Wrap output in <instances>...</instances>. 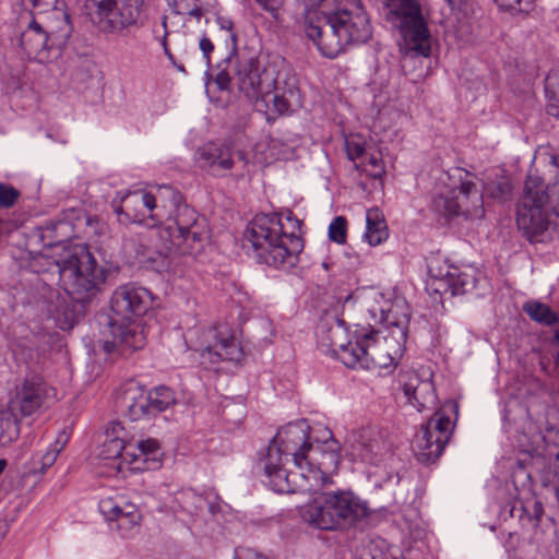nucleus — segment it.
I'll use <instances>...</instances> for the list:
<instances>
[{
	"mask_svg": "<svg viewBox=\"0 0 559 559\" xmlns=\"http://www.w3.org/2000/svg\"><path fill=\"white\" fill-rule=\"evenodd\" d=\"M389 237L385 219L378 209L367 212V231L365 238L371 246H378Z\"/></svg>",
	"mask_w": 559,
	"mask_h": 559,
	"instance_id": "nucleus-29",
	"label": "nucleus"
},
{
	"mask_svg": "<svg viewBox=\"0 0 559 559\" xmlns=\"http://www.w3.org/2000/svg\"><path fill=\"white\" fill-rule=\"evenodd\" d=\"M56 321L61 330L72 329L76 322L74 310L70 309L68 306L66 307L62 313H60V311L57 310Z\"/></svg>",
	"mask_w": 559,
	"mask_h": 559,
	"instance_id": "nucleus-44",
	"label": "nucleus"
},
{
	"mask_svg": "<svg viewBox=\"0 0 559 559\" xmlns=\"http://www.w3.org/2000/svg\"><path fill=\"white\" fill-rule=\"evenodd\" d=\"M20 198V192L12 186L0 182V206L12 207Z\"/></svg>",
	"mask_w": 559,
	"mask_h": 559,
	"instance_id": "nucleus-43",
	"label": "nucleus"
},
{
	"mask_svg": "<svg viewBox=\"0 0 559 559\" xmlns=\"http://www.w3.org/2000/svg\"><path fill=\"white\" fill-rule=\"evenodd\" d=\"M59 265L60 285L74 300L99 289L107 277L106 270L98 265L85 247H76Z\"/></svg>",
	"mask_w": 559,
	"mask_h": 559,
	"instance_id": "nucleus-9",
	"label": "nucleus"
},
{
	"mask_svg": "<svg viewBox=\"0 0 559 559\" xmlns=\"http://www.w3.org/2000/svg\"><path fill=\"white\" fill-rule=\"evenodd\" d=\"M153 302L154 296L148 289L131 284L121 285L112 293L109 320H145Z\"/></svg>",
	"mask_w": 559,
	"mask_h": 559,
	"instance_id": "nucleus-14",
	"label": "nucleus"
},
{
	"mask_svg": "<svg viewBox=\"0 0 559 559\" xmlns=\"http://www.w3.org/2000/svg\"><path fill=\"white\" fill-rule=\"evenodd\" d=\"M122 462L128 465V469L132 472L154 471L160 467V459H152L143 452L136 451L134 444L129 442V447L122 456Z\"/></svg>",
	"mask_w": 559,
	"mask_h": 559,
	"instance_id": "nucleus-30",
	"label": "nucleus"
},
{
	"mask_svg": "<svg viewBox=\"0 0 559 559\" xmlns=\"http://www.w3.org/2000/svg\"><path fill=\"white\" fill-rule=\"evenodd\" d=\"M551 356L554 359L555 369L559 370V326L555 330L554 336L550 342Z\"/></svg>",
	"mask_w": 559,
	"mask_h": 559,
	"instance_id": "nucleus-49",
	"label": "nucleus"
},
{
	"mask_svg": "<svg viewBox=\"0 0 559 559\" xmlns=\"http://www.w3.org/2000/svg\"><path fill=\"white\" fill-rule=\"evenodd\" d=\"M390 14L399 26L406 46L418 55L428 57L431 35L416 0H389Z\"/></svg>",
	"mask_w": 559,
	"mask_h": 559,
	"instance_id": "nucleus-11",
	"label": "nucleus"
},
{
	"mask_svg": "<svg viewBox=\"0 0 559 559\" xmlns=\"http://www.w3.org/2000/svg\"><path fill=\"white\" fill-rule=\"evenodd\" d=\"M345 143L347 156L355 164L365 157V154H367L369 150V147L366 146V141L360 135H349L346 138Z\"/></svg>",
	"mask_w": 559,
	"mask_h": 559,
	"instance_id": "nucleus-39",
	"label": "nucleus"
},
{
	"mask_svg": "<svg viewBox=\"0 0 559 559\" xmlns=\"http://www.w3.org/2000/svg\"><path fill=\"white\" fill-rule=\"evenodd\" d=\"M162 246L160 254H191L199 251L207 237V228L203 219H198L195 213L187 206L178 209L175 221L158 229Z\"/></svg>",
	"mask_w": 559,
	"mask_h": 559,
	"instance_id": "nucleus-10",
	"label": "nucleus"
},
{
	"mask_svg": "<svg viewBox=\"0 0 559 559\" xmlns=\"http://www.w3.org/2000/svg\"><path fill=\"white\" fill-rule=\"evenodd\" d=\"M403 391L408 402L418 411L427 408L436 401L435 385L431 374L421 378L417 372L409 371L403 377Z\"/></svg>",
	"mask_w": 559,
	"mask_h": 559,
	"instance_id": "nucleus-22",
	"label": "nucleus"
},
{
	"mask_svg": "<svg viewBox=\"0 0 559 559\" xmlns=\"http://www.w3.org/2000/svg\"><path fill=\"white\" fill-rule=\"evenodd\" d=\"M144 5V0H124L121 12L116 14L114 24L135 23Z\"/></svg>",
	"mask_w": 559,
	"mask_h": 559,
	"instance_id": "nucleus-38",
	"label": "nucleus"
},
{
	"mask_svg": "<svg viewBox=\"0 0 559 559\" xmlns=\"http://www.w3.org/2000/svg\"><path fill=\"white\" fill-rule=\"evenodd\" d=\"M451 419L442 411L436 412L418 430L412 441V451L423 463L435 462L451 437Z\"/></svg>",
	"mask_w": 559,
	"mask_h": 559,
	"instance_id": "nucleus-13",
	"label": "nucleus"
},
{
	"mask_svg": "<svg viewBox=\"0 0 559 559\" xmlns=\"http://www.w3.org/2000/svg\"><path fill=\"white\" fill-rule=\"evenodd\" d=\"M367 507L352 491L321 492L300 511L309 525L324 531H338L355 525L367 516Z\"/></svg>",
	"mask_w": 559,
	"mask_h": 559,
	"instance_id": "nucleus-5",
	"label": "nucleus"
},
{
	"mask_svg": "<svg viewBox=\"0 0 559 559\" xmlns=\"http://www.w3.org/2000/svg\"><path fill=\"white\" fill-rule=\"evenodd\" d=\"M223 27L226 28L227 31H231L233 23L230 21H226V24L223 25Z\"/></svg>",
	"mask_w": 559,
	"mask_h": 559,
	"instance_id": "nucleus-57",
	"label": "nucleus"
},
{
	"mask_svg": "<svg viewBox=\"0 0 559 559\" xmlns=\"http://www.w3.org/2000/svg\"><path fill=\"white\" fill-rule=\"evenodd\" d=\"M109 329L112 341L104 343L107 354L117 350L121 354L133 353L146 345L148 331L145 320H124L122 322L110 320Z\"/></svg>",
	"mask_w": 559,
	"mask_h": 559,
	"instance_id": "nucleus-18",
	"label": "nucleus"
},
{
	"mask_svg": "<svg viewBox=\"0 0 559 559\" xmlns=\"http://www.w3.org/2000/svg\"><path fill=\"white\" fill-rule=\"evenodd\" d=\"M199 162L213 176H224L235 165L233 148L226 143L210 142L199 150Z\"/></svg>",
	"mask_w": 559,
	"mask_h": 559,
	"instance_id": "nucleus-20",
	"label": "nucleus"
},
{
	"mask_svg": "<svg viewBox=\"0 0 559 559\" xmlns=\"http://www.w3.org/2000/svg\"><path fill=\"white\" fill-rule=\"evenodd\" d=\"M129 447V442H126L122 438L118 436L107 435V438L103 444L102 455L105 460H117L120 459V462L117 465L118 473H123V462L122 456Z\"/></svg>",
	"mask_w": 559,
	"mask_h": 559,
	"instance_id": "nucleus-33",
	"label": "nucleus"
},
{
	"mask_svg": "<svg viewBox=\"0 0 559 559\" xmlns=\"http://www.w3.org/2000/svg\"><path fill=\"white\" fill-rule=\"evenodd\" d=\"M118 403L131 420L153 416L150 395L138 383H128L118 396Z\"/></svg>",
	"mask_w": 559,
	"mask_h": 559,
	"instance_id": "nucleus-23",
	"label": "nucleus"
},
{
	"mask_svg": "<svg viewBox=\"0 0 559 559\" xmlns=\"http://www.w3.org/2000/svg\"><path fill=\"white\" fill-rule=\"evenodd\" d=\"M147 394L150 395V406L153 415L164 412L176 402L173 390L167 386L155 388Z\"/></svg>",
	"mask_w": 559,
	"mask_h": 559,
	"instance_id": "nucleus-36",
	"label": "nucleus"
},
{
	"mask_svg": "<svg viewBox=\"0 0 559 559\" xmlns=\"http://www.w3.org/2000/svg\"><path fill=\"white\" fill-rule=\"evenodd\" d=\"M554 218H559V202L554 204L540 177L527 176L516 207L518 228L531 242L540 241L550 225L557 224Z\"/></svg>",
	"mask_w": 559,
	"mask_h": 559,
	"instance_id": "nucleus-6",
	"label": "nucleus"
},
{
	"mask_svg": "<svg viewBox=\"0 0 559 559\" xmlns=\"http://www.w3.org/2000/svg\"><path fill=\"white\" fill-rule=\"evenodd\" d=\"M545 91L548 100V112L559 117V69L550 71L547 75Z\"/></svg>",
	"mask_w": 559,
	"mask_h": 559,
	"instance_id": "nucleus-37",
	"label": "nucleus"
},
{
	"mask_svg": "<svg viewBox=\"0 0 559 559\" xmlns=\"http://www.w3.org/2000/svg\"><path fill=\"white\" fill-rule=\"evenodd\" d=\"M512 187L508 181H501L487 188V192L497 199L506 200L511 195Z\"/></svg>",
	"mask_w": 559,
	"mask_h": 559,
	"instance_id": "nucleus-48",
	"label": "nucleus"
},
{
	"mask_svg": "<svg viewBox=\"0 0 559 559\" xmlns=\"http://www.w3.org/2000/svg\"><path fill=\"white\" fill-rule=\"evenodd\" d=\"M355 167L372 178H380L385 173L381 152L373 147H369L365 157L356 162Z\"/></svg>",
	"mask_w": 559,
	"mask_h": 559,
	"instance_id": "nucleus-32",
	"label": "nucleus"
},
{
	"mask_svg": "<svg viewBox=\"0 0 559 559\" xmlns=\"http://www.w3.org/2000/svg\"><path fill=\"white\" fill-rule=\"evenodd\" d=\"M264 11L271 14L274 20L280 19V11L284 0H254Z\"/></svg>",
	"mask_w": 559,
	"mask_h": 559,
	"instance_id": "nucleus-47",
	"label": "nucleus"
},
{
	"mask_svg": "<svg viewBox=\"0 0 559 559\" xmlns=\"http://www.w3.org/2000/svg\"><path fill=\"white\" fill-rule=\"evenodd\" d=\"M134 448L136 451L143 452L146 456L148 455L152 459H160V444L158 440L154 438L140 440Z\"/></svg>",
	"mask_w": 559,
	"mask_h": 559,
	"instance_id": "nucleus-42",
	"label": "nucleus"
},
{
	"mask_svg": "<svg viewBox=\"0 0 559 559\" xmlns=\"http://www.w3.org/2000/svg\"><path fill=\"white\" fill-rule=\"evenodd\" d=\"M329 335L331 350L346 367L373 371L380 376L395 368L404 349V340L394 333L383 335L368 328L354 330L346 343V331L341 325L330 329Z\"/></svg>",
	"mask_w": 559,
	"mask_h": 559,
	"instance_id": "nucleus-2",
	"label": "nucleus"
},
{
	"mask_svg": "<svg viewBox=\"0 0 559 559\" xmlns=\"http://www.w3.org/2000/svg\"><path fill=\"white\" fill-rule=\"evenodd\" d=\"M496 3L503 9H514L522 3L531 5L535 0H495Z\"/></svg>",
	"mask_w": 559,
	"mask_h": 559,
	"instance_id": "nucleus-51",
	"label": "nucleus"
},
{
	"mask_svg": "<svg viewBox=\"0 0 559 559\" xmlns=\"http://www.w3.org/2000/svg\"><path fill=\"white\" fill-rule=\"evenodd\" d=\"M34 9L35 17L49 13L50 11L63 5L62 0H24Z\"/></svg>",
	"mask_w": 559,
	"mask_h": 559,
	"instance_id": "nucleus-41",
	"label": "nucleus"
},
{
	"mask_svg": "<svg viewBox=\"0 0 559 559\" xmlns=\"http://www.w3.org/2000/svg\"><path fill=\"white\" fill-rule=\"evenodd\" d=\"M317 436L314 437L316 442H322L326 449H329V444L332 440H335L332 436V432L330 429L325 427H321L317 429Z\"/></svg>",
	"mask_w": 559,
	"mask_h": 559,
	"instance_id": "nucleus-50",
	"label": "nucleus"
},
{
	"mask_svg": "<svg viewBox=\"0 0 559 559\" xmlns=\"http://www.w3.org/2000/svg\"><path fill=\"white\" fill-rule=\"evenodd\" d=\"M96 8L95 22L100 31L107 33L119 32L133 23L114 24L116 14L121 12L124 0H91Z\"/></svg>",
	"mask_w": 559,
	"mask_h": 559,
	"instance_id": "nucleus-27",
	"label": "nucleus"
},
{
	"mask_svg": "<svg viewBox=\"0 0 559 559\" xmlns=\"http://www.w3.org/2000/svg\"><path fill=\"white\" fill-rule=\"evenodd\" d=\"M305 31L322 56L335 58L353 44L372 37L360 0H305Z\"/></svg>",
	"mask_w": 559,
	"mask_h": 559,
	"instance_id": "nucleus-1",
	"label": "nucleus"
},
{
	"mask_svg": "<svg viewBox=\"0 0 559 559\" xmlns=\"http://www.w3.org/2000/svg\"><path fill=\"white\" fill-rule=\"evenodd\" d=\"M523 310L533 321L544 325H552L559 320L558 314L549 306L537 300L525 302Z\"/></svg>",
	"mask_w": 559,
	"mask_h": 559,
	"instance_id": "nucleus-31",
	"label": "nucleus"
},
{
	"mask_svg": "<svg viewBox=\"0 0 559 559\" xmlns=\"http://www.w3.org/2000/svg\"><path fill=\"white\" fill-rule=\"evenodd\" d=\"M16 437V427L9 420L0 419V444H7Z\"/></svg>",
	"mask_w": 559,
	"mask_h": 559,
	"instance_id": "nucleus-46",
	"label": "nucleus"
},
{
	"mask_svg": "<svg viewBox=\"0 0 559 559\" xmlns=\"http://www.w3.org/2000/svg\"><path fill=\"white\" fill-rule=\"evenodd\" d=\"M200 49L203 52V56L207 63H210V55L214 50V45L207 37H202L200 40Z\"/></svg>",
	"mask_w": 559,
	"mask_h": 559,
	"instance_id": "nucleus-52",
	"label": "nucleus"
},
{
	"mask_svg": "<svg viewBox=\"0 0 559 559\" xmlns=\"http://www.w3.org/2000/svg\"><path fill=\"white\" fill-rule=\"evenodd\" d=\"M177 203V194L169 187L155 191H128L112 200V207L122 224L139 223L151 227L168 219Z\"/></svg>",
	"mask_w": 559,
	"mask_h": 559,
	"instance_id": "nucleus-7",
	"label": "nucleus"
},
{
	"mask_svg": "<svg viewBox=\"0 0 559 559\" xmlns=\"http://www.w3.org/2000/svg\"><path fill=\"white\" fill-rule=\"evenodd\" d=\"M382 322L388 326L395 328L392 331L396 337L405 338V328L408 323L409 311L407 302L402 298H395L388 308H383Z\"/></svg>",
	"mask_w": 559,
	"mask_h": 559,
	"instance_id": "nucleus-28",
	"label": "nucleus"
},
{
	"mask_svg": "<svg viewBox=\"0 0 559 559\" xmlns=\"http://www.w3.org/2000/svg\"><path fill=\"white\" fill-rule=\"evenodd\" d=\"M237 559H270L266 556H263L262 554L257 552L253 549H242L237 554Z\"/></svg>",
	"mask_w": 559,
	"mask_h": 559,
	"instance_id": "nucleus-53",
	"label": "nucleus"
},
{
	"mask_svg": "<svg viewBox=\"0 0 559 559\" xmlns=\"http://www.w3.org/2000/svg\"><path fill=\"white\" fill-rule=\"evenodd\" d=\"M540 511H542V507H540V504H539V503H535V512H536L537 514H539V512H540Z\"/></svg>",
	"mask_w": 559,
	"mask_h": 559,
	"instance_id": "nucleus-58",
	"label": "nucleus"
},
{
	"mask_svg": "<svg viewBox=\"0 0 559 559\" xmlns=\"http://www.w3.org/2000/svg\"><path fill=\"white\" fill-rule=\"evenodd\" d=\"M274 71L261 68L254 58L241 61L237 70V84L239 90L252 102L255 108L266 92L275 83Z\"/></svg>",
	"mask_w": 559,
	"mask_h": 559,
	"instance_id": "nucleus-19",
	"label": "nucleus"
},
{
	"mask_svg": "<svg viewBox=\"0 0 559 559\" xmlns=\"http://www.w3.org/2000/svg\"><path fill=\"white\" fill-rule=\"evenodd\" d=\"M36 19L49 35L51 45L61 46L67 41L72 27L63 5Z\"/></svg>",
	"mask_w": 559,
	"mask_h": 559,
	"instance_id": "nucleus-25",
	"label": "nucleus"
},
{
	"mask_svg": "<svg viewBox=\"0 0 559 559\" xmlns=\"http://www.w3.org/2000/svg\"><path fill=\"white\" fill-rule=\"evenodd\" d=\"M99 511L112 530L123 537L139 532L142 514L136 504L123 497H105L99 501Z\"/></svg>",
	"mask_w": 559,
	"mask_h": 559,
	"instance_id": "nucleus-17",
	"label": "nucleus"
},
{
	"mask_svg": "<svg viewBox=\"0 0 559 559\" xmlns=\"http://www.w3.org/2000/svg\"><path fill=\"white\" fill-rule=\"evenodd\" d=\"M174 11L180 15L200 19L209 9L210 0H168Z\"/></svg>",
	"mask_w": 559,
	"mask_h": 559,
	"instance_id": "nucleus-35",
	"label": "nucleus"
},
{
	"mask_svg": "<svg viewBox=\"0 0 559 559\" xmlns=\"http://www.w3.org/2000/svg\"><path fill=\"white\" fill-rule=\"evenodd\" d=\"M302 106V95L294 75L286 76L275 83L266 92L262 100L258 102L257 110L265 112L269 117L274 115H289Z\"/></svg>",
	"mask_w": 559,
	"mask_h": 559,
	"instance_id": "nucleus-16",
	"label": "nucleus"
},
{
	"mask_svg": "<svg viewBox=\"0 0 559 559\" xmlns=\"http://www.w3.org/2000/svg\"><path fill=\"white\" fill-rule=\"evenodd\" d=\"M544 479L548 484L559 487V451L556 457L545 468Z\"/></svg>",
	"mask_w": 559,
	"mask_h": 559,
	"instance_id": "nucleus-45",
	"label": "nucleus"
},
{
	"mask_svg": "<svg viewBox=\"0 0 559 559\" xmlns=\"http://www.w3.org/2000/svg\"><path fill=\"white\" fill-rule=\"evenodd\" d=\"M60 449H58L57 445H53L45 452L34 453L27 465L28 474H44L55 464Z\"/></svg>",
	"mask_w": 559,
	"mask_h": 559,
	"instance_id": "nucleus-34",
	"label": "nucleus"
},
{
	"mask_svg": "<svg viewBox=\"0 0 559 559\" xmlns=\"http://www.w3.org/2000/svg\"><path fill=\"white\" fill-rule=\"evenodd\" d=\"M445 271L442 267H430L429 287L432 292L443 295L450 293L452 296L462 294L464 292V281L462 280L459 270L454 266L445 265Z\"/></svg>",
	"mask_w": 559,
	"mask_h": 559,
	"instance_id": "nucleus-26",
	"label": "nucleus"
},
{
	"mask_svg": "<svg viewBox=\"0 0 559 559\" xmlns=\"http://www.w3.org/2000/svg\"><path fill=\"white\" fill-rule=\"evenodd\" d=\"M5 466H7V461L0 460V475L3 473Z\"/></svg>",
	"mask_w": 559,
	"mask_h": 559,
	"instance_id": "nucleus-56",
	"label": "nucleus"
},
{
	"mask_svg": "<svg viewBox=\"0 0 559 559\" xmlns=\"http://www.w3.org/2000/svg\"><path fill=\"white\" fill-rule=\"evenodd\" d=\"M330 239L337 243H345L347 237V221L344 216H337L329 227Z\"/></svg>",
	"mask_w": 559,
	"mask_h": 559,
	"instance_id": "nucleus-40",
	"label": "nucleus"
},
{
	"mask_svg": "<svg viewBox=\"0 0 559 559\" xmlns=\"http://www.w3.org/2000/svg\"><path fill=\"white\" fill-rule=\"evenodd\" d=\"M312 450L310 427L306 421L290 423L278 429L271 441L264 461V471L275 490L276 479H293Z\"/></svg>",
	"mask_w": 559,
	"mask_h": 559,
	"instance_id": "nucleus-4",
	"label": "nucleus"
},
{
	"mask_svg": "<svg viewBox=\"0 0 559 559\" xmlns=\"http://www.w3.org/2000/svg\"><path fill=\"white\" fill-rule=\"evenodd\" d=\"M163 47H164L165 53L171 59L173 55L170 53L169 48L167 46L166 35L164 36V39H163Z\"/></svg>",
	"mask_w": 559,
	"mask_h": 559,
	"instance_id": "nucleus-55",
	"label": "nucleus"
},
{
	"mask_svg": "<svg viewBox=\"0 0 559 559\" xmlns=\"http://www.w3.org/2000/svg\"><path fill=\"white\" fill-rule=\"evenodd\" d=\"M21 45L29 58L39 62L48 60L49 49L53 46L50 43L49 35L36 17L22 33Z\"/></svg>",
	"mask_w": 559,
	"mask_h": 559,
	"instance_id": "nucleus-24",
	"label": "nucleus"
},
{
	"mask_svg": "<svg viewBox=\"0 0 559 559\" xmlns=\"http://www.w3.org/2000/svg\"><path fill=\"white\" fill-rule=\"evenodd\" d=\"M215 82L221 90H227L230 83V78L227 72L221 71L217 73Z\"/></svg>",
	"mask_w": 559,
	"mask_h": 559,
	"instance_id": "nucleus-54",
	"label": "nucleus"
},
{
	"mask_svg": "<svg viewBox=\"0 0 559 559\" xmlns=\"http://www.w3.org/2000/svg\"><path fill=\"white\" fill-rule=\"evenodd\" d=\"M299 229L300 222L293 217L292 212L283 215L259 214L247 226L243 238L261 262L275 267L294 265L304 248Z\"/></svg>",
	"mask_w": 559,
	"mask_h": 559,
	"instance_id": "nucleus-3",
	"label": "nucleus"
},
{
	"mask_svg": "<svg viewBox=\"0 0 559 559\" xmlns=\"http://www.w3.org/2000/svg\"><path fill=\"white\" fill-rule=\"evenodd\" d=\"M460 186L450 192L449 197L440 198L438 205L442 206L445 215L465 216L466 218H483L485 215L483 195L477 190L476 183L469 179H463L462 174H469L457 169Z\"/></svg>",
	"mask_w": 559,
	"mask_h": 559,
	"instance_id": "nucleus-15",
	"label": "nucleus"
},
{
	"mask_svg": "<svg viewBox=\"0 0 559 559\" xmlns=\"http://www.w3.org/2000/svg\"><path fill=\"white\" fill-rule=\"evenodd\" d=\"M341 445L332 440L329 449L312 452L299 471L292 472L293 479H276L275 491L280 493L312 492L332 483V476L337 473L341 456Z\"/></svg>",
	"mask_w": 559,
	"mask_h": 559,
	"instance_id": "nucleus-8",
	"label": "nucleus"
},
{
	"mask_svg": "<svg viewBox=\"0 0 559 559\" xmlns=\"http://www.w3.org/2000/svg\"><path fill=\"white\" fill-rule=\"evenodd\" d=\"M55 396V389L46 382L43 376L27 373L17 380L9 392L8 407L14 416L27 417L35 414Z\"/></svg>",
	"mask_w": 559,
	"mask_h": 559,
	"instance_id": "nucleus-12",
	"label": "nucleus"
},
{
	"mask_svg": "<svg viewBox=\"0 0 559 559\" xmlns=\"http://www.w3.org/2000/svg\"><path fill=\"white\" fill-rule=\"evenodd\" d=\"M210 336L214 337L216 342L209 344L202 353V356L209 357V360L214 362L218 359L222 360H238L241 356L239 344L227 325H219L213 331H209Z\"/></svg>",
	"mask_w": 559,
	"mask_h": 559,
	"instance_id": "nucleus-21",
	"label": "nucleus"
}]
</instances>
